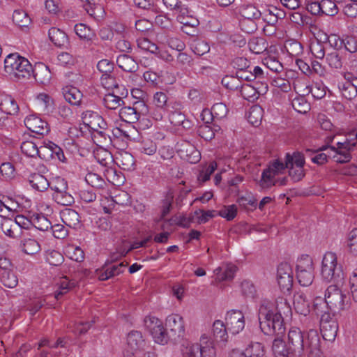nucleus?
Returning a JSON list of instances; mask_svg holds the SVG:
<instances>
[{
	"label": "nucleus",
	"instance_id": "1",
	"mask_svg": "<svg viewBox=\"0 0 357 357\" xmlns=\"http://www.w3.org/2000/svg\"><path fill=\"white\" fill-rule=\"evenodd\" d=\"M166 328L162 321L155 317H146L144 326L149 331L155 342L165 344L171 340L177 342L185 335V324L183 318L178 314H172L166 318Z\"/></svg>",
	"mask_w": 357,
	"mask_h": 357
},
{
	"label": "nucleus",
	"instance_id": "2",
	"mask_svg": "<svg viewBox=\"0 0 357 357\" xmlns=\"http://www.w3.org/2000/svg\"><path fill=\"white\" fill-rule=\"evenodd\" d=\"M258 319L260 329L264 335L284 336L286 327L278 301H276V305L270 301H264L259 306Z\"/></svg>",
	"mask_w": 357,
	"mask_h": 357
},
{
	"label": "nucleus",
	"instance_id": "3",
	"mask_svg": "<svg viewBox=\"0 0 357 357\" xmlns=\"http://www.w3.org/2000/svg\"><path fill=\"white\" fill-rule=\"evenodd\" d=\"M321 275L322 278L329 282H333L337 284H342L344 280L342 266L337 264V256L334 252H327L321 262Z\"/></svg>",
	"mask_w": 357,
	"mask_h": 357
},
{
	"label": "nucleus",
	"instance_id": "4",
	"mask_svg": "<svg viewBox=\"0 0 357 357\" xmlns=\"http://www.w3.org/2000/svg\"><path fill=\"white\" fill-rule=\"evenodd\" d=\"M293 153H287L284 157V162L276 159L269 163L267 168L264 169L261 174V177L259 181V186L263 189H269L275 185V183H272L273 178L282 173L285 169H287L293 161Z\"/></svg>",
	"mask_w": 357,
	"mask_h": 357
},
{
	"label": "nucleus",
	"instance_id": "5",
	"mask_svg": "<svg viewBox=\"0 0 357 357\" xmlns=\"http://www.w3.org/2000/svg\"><path fill=\"white\" fill-rule=\"evenodd\" d=\"M146 342L140 331H131L127 335L125 357H155L153 353L146 351Z\"/></svg>",
	"mask_w": 357,
	"mask_h": 357
},
{
	"label": "nucleus",
	"instance_id": "6",
	"mask_svg": "<svg viewBox=\"0 0 357 357\" xmlns=\"http://www.w3.org/2000/svg\"><path fill=\"white\" fill-rule=\"evenodd\" d=\"M17 69H15L13 75L17 79L29 78L33 74L36 80H39L41 83L48 82L51 78L50 71L47 66H43L40 72L38 73L33 69L30 62L24 57L20 58L17 63Z\"/></svg>",
	"mask_w": 357,
	"mask_h": 357
},
{
	"label": "nucleus",
	"instance_id": "7",
	"mask_svg": "<svg viewBox=\"0 0 357 357\" xmlns=\"http://www.w3.org/2000/svg\"><path fill=\"white\" fill-rule=\"evenodd\" d=\"M307 335L308 333L305 337L303 331L299 328L292 327L289 329L287 342L288 349L293 353V356L301 357L303 355L305 350L307 351Z\"/></svg>",
	"mask_w": 357,
	"mask_h": 357
},
{
	"label": "nucleus",
	"instance_id": "8",
	"mask_svg": "<svg viewBox=\"0 0 357 357\" xmlns=\"http://www.w3.org/2000/svg\"><path fill=\"white\" fill-rule=\"evenodd\" d=\"M313 260L309 255H302L296 264V277L299 284L307 287L314 279Z\"/></svg>",
	"mask_w": 357,
	"mask_h": 357
},
{
	"label": "nucleus",
	"instance_id": "9",
	"mask_svg": "<svg viewBox=\"0 0 357 357\" xmlns=\"http://www.w3.org/2000/svg\"><path fill=\"white\" fill-rule=\"evenodd\" d=\"M207 337L202 336V344H188L183 351L185 357H215L216 353L213 343Z\"/></svg>",
	"mask_w": 357,
	"mask_h": 357
},
{
	"label": "nucleus",
	"instance_id": "10",
	"mask_svg": "<svg viewBox=\"0 0 357 357\" xmlns=\"http://www.w3.org/2000/svg\"><path fill=\"white\" fill-rule=\"evenodd\" d=\"M337 285H331L326 290L327 306L333 313L344 310V300L347 298L346 294H343Z\"/></svg>",
	"mask_w": 357,
	"mask_h": 357
},
{
	"label": "nucleus",
	"instance_id": "11",
	"mask_svg": "<svg viewBox=\"0 0 357 357\" xmlns=\"http://www.w3.org/2000/svg\"><path fill=\"white\" fill-rule=\"evenodd\" d=\"M50 187L54 191L53 197L59 204L70 206L74 203V197L68 192V183L64 178H56L54 183L52 185H50Z\"/></svg>",
	"mask_w": 357,
	"mask_h": 357
},
{
	"label": "nucleus",
	"instance_id": "12",
	"mask_svg": "<svg viewBox=\"0 0 357 357\" xmlns=\"http://www.w3.org/2000/svg\"><path fill=\"white\" fill-rule=\"evenodd\" d=\"M320 331L324 340L333 342L338 331V324L330 313H325L320 319Z\"/></svg>",
	"mask_w": 357,
	"mask_h": 357
},
{
	"label": "nucleus",
	"instance_id": "13",
	"mask_svg": "<svg viewBox=\"0 0 357 357\" xmlns=\"http://www.w3.org/2000/svg\"><path fill=\"white\" fill-rule=\"evenodd\" d=\"M293 161L291 165L287 167L289 169V176L294 182L301 181L305 176L304 166L305 164V156L300 151L293 153Z\"/></svg>",
	"mask_w": 357,
	"mask_h": 357
},
{
	"label": "nucleus",
	"instance_id": "14",
	"mask_svg": "<svg viewBox=\"0 0 357 357\" xmlns=\"http://www.w3.org/2000/svg\"><path fill=\"white\" fill-rule=\"evenodd\" d=\"M225 323L228 331L234 335L239 333L245 327V321L243 312L231 310L227 312Z\"/></svg>",
	"mask_w": 357,
	"mask_h": 357
},
{
	"label": "nucleus",
	"instance_id": "15",
	"mask_svg": "<svg viewBox=\"0 0 357 357\" xmlns=\"http://www.w3.org/2000/svg\"><path fill=\"white\" fill-rule=\"evenodd\" d=\"M277 279L281 290L289 291L293 286V271L288 263H281L277 271Z\"/></svg>",
	"mask_w": 357,
	"mask_h": 357
},
{
	"label": "nucleus",
	"instance_id": "16",
	"mask_svg": "<svg viewBox=\"0 0 357 357\" xmlns=\"http://www.w3.org/2000/svg\"><path fill=\"white\" fill-rule=\"evenodd\" d=\"M24 124L31 132L39 135H47L50 130L48 123L35 114L26 116Z\"/></svg>",
	"mask_w": 357,
	"mask_h": 357
},
{
	"label": "nucleus",
	"instance_id": "17",
	"mask_svg": "<svg viewBox=\"0 0 357 357\" xmlns=\"http://www.w3.org/2000/svg\"><path fill=\"white\" fill-rule=\"evenodd\" d=\"M268 88L266 84L259 86L244 84L240 87V93L245 100L254 102L259 98L260 94L266 93L268 91Z\"/></svg>",
	"mask_w": 357,
	"mask_h": 357
},
{
	"label": "nucleus",
	"instance_id": "18",
	"mask_svg": "<svg viewBox=\"0 0 357 357\" xmlns=\"http://www.w3.org/2000/svg\"><path fill=\"white\" fill-rule=\"evenodd\" d=\"M321 341L317 330L310 329L307 340V352L308 357H324L321 351Z\"/></svg>",
	"mask_w": 357,
	"mask_h": 357
},
{
	"label": "nucleus",
	"instance_id": "19",
	"mask_svg": "<svg viewBox=\"0 0 357 357\" xmlns=\"http://www.w3.org/2000/svg\"><path fill=\"white\" fill-rule=\"evenodd\" d=\"M82 119L85 124L93 130H107V123L105 120L97 112L87 110L82 114Z\"/></svg>",
	"mask_w": 357,
	"mask_h": 357
},
{
	"label": "nucleus",
	"instance_id": "20",
	"mask_svg": "<svg viewBox=\"0 0 357 357\" xmlns=\"http://www.w3.org/2000/svg\"><path fill=\"white\" fill-rule=\"evenodd\" d=\"M128 94V90L123 86L122 91H112L106 94L103 98L104 105L109 109H115L121 105H124L125 102L123 100Z\"/></svg>",
	"mask_w": 357,
	"mask_h": 357
},
{
	"label": "nucleus",
	"instance_id": "21",
	"mask_svg": "<svg viewBox=\"0 0 357 357\" xmlns=\"http://www.w3.org/2000/svg\"><path fill=\"white\" fill-rule=\"evenodd\" d=\"M75 33L82 40L85 42V47H90L92 44L97 45L95 42L98 40L95 32L84 24H77L74 28Z\"/></svg>",
	"mask_w": 357,
	"mask_h": 357
},
{
	"label": "nucleus",
	"instance_id": "22",
	"mask_svg": "<svg viewBox=\"0 0 357 357\" xmlns=\"http://www.w3.org/2000/svg\"><path fill=\"white\" fill-rule=\"evenodd\" d=\"M62 94L66 101L73 106H79L82 103L83 94L77 87L67 85L62 89Z\"/></svg>",
	"mask_w": 357,
	"mask_h": 357
},
{
	"label": "nucleus",
	"instance_id": "23",
	"mask_svg": "<svg viewBox=\"0 0 357 357\" xmlns=\"http://www.w3.org/2000/svg\"><path fill=\"white\" fill-rule=\"evenodd\" d=\"M264 21L268 25L273 26L277 24L279 19H283L286 16L284 10L275 6H268L262 13Z\"/></svg>",
	"mask_w": 357,
	"mask_h": 357
},
{
	"label": "nucleus",
	"instance_id": "24",
	"mask_svg": "<svg viewBox=\"0 0 357 357\" xmlns=\"http://www.w3.org/2000/svg\"><path fill=\"white\" fill-rule=\"evenodd\" d=\"M310 301L303 292H297L294 295V309L298 314L307 315L310 312Z\"/></svg>",
	"mask_w": 357,
	"mask_h": 357
},
{
	"label": "nucleus",
	"instance_id": "25",
	"mask_svg": "<svg viewBox=\"0 0 357 357\" xmlns=\"http://www.w3.org/2000/svg\"><path fill=\"white\" fill-rule=\"evenodd\" d=\"M328 149H330L332 151H335V147L332 146L324 145L314 151L307 149L305 150V152L307 153H310V155L314 154V155L312 156L311 158V160L312 162H314L318 165H323L328 162V159L331 158V155L329 154L323 153L321 151H323L324 150H328Z\"/></svg>",
	"mask_w": 357,
	"mask_h": 357
},
{
	"label": "nucleus",
	"instance_id": "26",
	"mask_svg": "<svg viewBox=\"0 0 357 357\" xmlns=\"http://www.w3.org/2000/svg\"><path fill=\"white\" fill-rule=\"evenodd\" d=\"M13 22L22 31L27 32L32 20L28 13L23 10H15L13 14Z\"/></svg>",
	"mask_w": 357,
	"mask_h": 357
},
{
	"label": "nucleus",
	"instance_id": "27",
	"mask_svg": "<svg viewBox=\"0 0 357 357\" xmlns=\"http://www.w3.org/2000/svg\"><path fill=\"white\" fill-rule=\"evenodd\" d=\"M287 342H284L282 337L275 336L273 340L272 350L275 357H289L293 356L289 351Z\"/></svg>",
	"mask_w": 357,
	"mask_h": 357
},
{
	"label": "nucleus",
	"instance_id": "28",
	"mask_svg": "<svg viewBox=\"0 0 357 357\" xmlns=\"http://www.w3.org/2000/svg\"><path fill=\"white\" fill-rule=\"evenodd\" d=\"M61 218L70 227L75 228L80 225V215L73 208H66L61 211Z\"/></svg>",
	"mask_w": 357,
	"mask_h": 357
},
{
	"label": "nucleus",
	"instance_id": "29",
	"mask_svg": "<svg viewBox=\"0 0 357 357\" xmlns=\"http://www.w3.org/2000/svg\"><path fill=\"white\" fill-rule=\"evenodd\" d=\"M20 248L24 253L31 256L39 253L41 250L40 244L31 238H22L20 243Z\"/></svg>",
	"mask_w": 357,
	"mask_h": 357
},
{
	"label": "nucleus",
	"instance_id": "30",
	"mask_svg": "<svg viewBox=\"0 0 357 357\" xmlns=\"http://www.w3.org/2000/svg\"><path fill=\"white\" fill-rule=\"evenodd\" d=\"M48 36L50 40L57 47H66L68 44L67 34L58 28L52 27L49 30Z\"/></svg>",
	"mask_w": 357,
	"mask_h": 357
},
{
	"label": "nucleus",
	"instance_id": "31",
	"mask_svg": "<svg viewBox=\"0 0 357 357\" xmlns=\"http://www.w3.org/2000/svg\"><path fill=\"white\" fill-rule=\"evenodd\" d=\"M116 63L126 72L133 73L137 70L138 64L134 59L128 54H121L117 57Z\"/></svg>",
	"mask_w": 357,
	"mask_h": 357
},
{
	"label": "nucleus",
	"instance_id": "32",
	"mask_svg": "<svg viewBox=\"0 0 357 357\" xmlns=\"http://www.w3.org/2000/svg\"><path fill=\"white\" fill-rule=\"evenodd\" d=\"M213 337L214 340L217 342H227L228 339L226 323L221 320H215L213 324Z\"/></svg>",
	"mask_w": 357,
	"mask_h": 357
},
{
	"label": "nucleus",
	"instance_id": "33",
	"mask_svg": "<svg viewBox=\"0 0 357 357\" xmlns=\"http://www.w3.org/2000/svg\"><path fill=\"white\" fill-rule=\"evenodd\" d=\"M242 354L244 357H266V350L263 344L250 342Z\"/></svg>",
	"mask_w": 357,
	"mask_h": 357
},
{
	"label": "nucleus",
	"instance_id": "34",
	"mask_svg": "<svg viewBox=\"0 0 357 357\" xmlns=\"http://www.w3.org/2000/svg\"><path fill=\"white\" fill-rule=\"evenodd\" d=\"M116 164L119 167L126 171H130L134 169L135 165V160L133 155L129 152L124 151L119 154L116 158Z\"/></svg>",
	"mask_w": 357,
	"mask_h": 357
},
{
	"label": "nucleus",
	"instance_id": "35",
	"mask_svg": "<svg viewBox=\"0 0 357 357\" xmlns=\"http://www.w3.org/2000/svg\"><path fill=\"white\" fill-rule=\"evenodd\" d=\"M239 13L242 19L259 20L262 13L252 4L243 5L239 8Z\"/></svg>",
	"mask_w": 357,
	"mask_h": 357
},
{
	"label": "nucleus",
	"instance_id": "36",
	"mask_svg": "<svg viewBox=\"0 0 357 357\" xmlns=\"http://www.w3.org/2000/svg\"><path fill=\"white\" fill-rule=\"evenodd\" d=\"M0 109L7 114L15 115L19 112V105L11 96H8L1 100Z\"/></svg>",
	"mask_w": 357,
	"mask_h": 357
},
{
	"label": "nucleus",
	"instance_id": "37",
	"mask_svg": "<svg viewBox=\"0 0 357 357\" xmlns=\"http://www.w3.org/2000/svg\"><path fill=\"white\" fill-rule=\"evenodd\" d=\"M29 181L33 188L40 192H44L50 187L47 179L38 173L31 174Z\"/></svg>",
	"mask_w": 357,
	"mask_h": 357
},
{
	"label": "nucleus",
	"instance_id": "38",
	"mask_svg": "<svg viewBox=\"0 0 357 357\" xmlns=\"http://www.w3.org/2000/svg\"><path fill=\"white\" fill-rule=\"evenodd\" d=\"M119 117L123 121L129 123H136L140 119L132 106H123L119 110Z\"/></svg>",
	"mask_w": 357,
	"mask_h": 357
},
{
	"label": "nucleus",
	"instance_id": "39",
	"mask_svg": "<svg viewBox=\"0 0 357 357\" xmlns=\"http://www.w3.org/2000/svg\"><path fill=\"white\" fill-rule=\"evenodd\" d=\"M32 226L40 231H47L52 227L51 222L42 213H34L31 215Z\"/></svg>",
	"mask_w": 357,
	"mask_h": 357
},
{
	"label": "nucleus",
	"instance_id": "40",
	"mask_svg": "<svg viewBox=\"0 0 357 357\" xmlns=\"http://www.w3.org/2000/svg\"><path fill=\"white\" fill-rule=\"evenodd\" d=\"M79 196L82 202V208L88 209L90 213H95L97 210L95 208L88 206L87 204L93 202L96 199V193L91 190H82Z\"/></svg>",
	"mask_w": 357,
	"mask_h": 357
},
{
	"label": "nucleus",
	"instance_id": "41",
	"mask_svg": "<svg viewBox=\"0 0 357 357\" xmlns=\"http://www.w3.org/2000/svg\"><path fill=\"white\" fill-rule=\"evenodd\" d=\"M264 110L261 107L258 105L252 106L247 116L248 122L253 126L257 127L260 125Z\"/></svg>",
	"mask_w": 357,
	"mask_h": 357
},
{
	"label": "nucleus",
	"instance_id": "42",
	"mask_svg": "<svg viewBox=\"0 0 357 357\" xmlns=\"http://www.w3.org/2000/svg\"><path fill=\"white\" fill-rule=\"evenodd\" d=\"M153 102L158 109L169 110L172 102L169 100L167 95L162 91L156 92L153 96Z\"/></svg>",
	"mask_w": 357,
	"mask_h": 357
},
{
	"label": "nucleus",
	"instance_id": "43",
	"mask_svg": "<svg viewBox=\"0 0 357 357\" xmlns=\"http://www.w3.org/2000/svg\"><path fill=\"white\" fill-rule=\"evenodd\" d=\"M45 261L51 266H59L63 263L64 257L57 250H49L45 252Z\"/></svg>",
	"mask_w": 357,
	"mask_h": 357
},
{
	"label": "nucleus",
	"instance_id": "44",
	"mask_svg": "<svg viewBox=\"0 0 357 357\" xmlns=\"http://www.w3.org/2000/svg\"><path fill=\"white\" fill-rule=\"evenodd\" d=\"M86 182L93 188L103 189L106 185L105 180L98 174L89 172L85 176Z\"/></svg>",
	"mask_w": 357,
	"mask_h": 357
},
{
	"label": "nucleus",
	"instance_id": "45",
	"mask_svg": "<svg viewBox=\"0 0 357 357\" xmlns=\"http://www.w3.org/2000/svg\"><path fill=\"white\" fill-rule=\"evenodd\" d=\"M321 15L335 16L338 13L336 3L331 0L321 1Z\"/></svg>",
	"mask_w": 357,
	"mask_h": 357
},
{
	"label": "nucleus",
	"instance_id": "46",
	"mask_svg": "<svg viewBox=\"0 0 357 357\" xmlns=\"http://www.w3.org/2000/svg\"><path fill=\"white\" fill-rule=\"evenodd\" d=\"M20 58H22V56L17 53L10 54L6 56L4 60V68L7 73L12 75V73H14L15 69H17L16 66H18L17 63Z\"/></svg>",
	"mask_w": 357,
	"mask_h": 357
},
{
	"label": "nucleus",
	"instance_id": "47",
	"mask_svg": "<svg viewBox=\"0 0 357 357\" xmlns=\"http://www.w3.org/2000/svg\"><path fill=\"white\" fill-rule=\"evenodd\" d=\"M1 282L8 288H14L17 285L18 280L13 271H3L1 273Z\"/></svg>",
	"mask_w": 357,
	"mask_h": 357
},
{
	"label": "nucleus",
	"instance_id": "48",
	"mask_svg": "<svg viewBox=\"0 0 357 357\" xmlns=\"http://www.w3.org/2000/svg\"><path fill=\"white\" fill-rule=\"evenodd\" d=\"M337 87L342 96L349 100H351L357 96L356 89L350 84H342V82H338Z\"/></svg>",
	"mask_w": 357,
	"mask_h": 357
},
{
	"label": "nucleus",
	"instance_id": "49",
	"mask_svg": "<svg viewBox=\"0 0 357 357\" xmlns=\"http://www.w3.org/2000/svg\"><path fill=\"white\" fill-rule=\"evenodd\" d=\"M20 148L22 152L26 156L35 158L38 155L39 147L31 141H25L22 143Z\"/></svg>",
	"mask_w": 357,
	"mask_h": 357
},
{
	"label": "nucleus",
	"instance_id": "50",
	"mask_svg": "<svg viewBox=\"0 0 357 357\" xmlns=\"http://www.w3.org/2000/svg\"><path fill=\"white\" fill-rule=\"evenodd\" d=\"M250 49L256 54L262 53L267 48V43L263 38H253L249 43Z\"/></svg>",
	"mask_w": 357,
	"mask_h": 357
},
{
	"label": "nucleus",
	"instance_id": "51",
	"mask_svg": "<svg viewBox=\"0 0 357 357\" xmlns=\"http://www.w3.org/2000/svg\"><path fill=\"white\" fill-rule=\"evenodd\" d=\"M291 105L296 112L301 114L306 113L310 109V105L303 96L294 98Z\"/></svg>",
	"mask_w": 357,
	"mask_h": 357
},
{
	"label": "nucleus",
	"instance_id": "52",
	"mask_svg": "<svg viewBox=\"0 0 357 357\" xmlns=\"http://www.w3.org/2000/svg\"><path fill=\"white\" fill-rule=\"evenodd\" d=\"M241 29L246 33H253L257 30V24L255 20L242 19L239 20Z\"/></svg>",
	"mask_w": 357,
	"mask_h": 357
},
{
	"label": "nucleus",
	"instance_id": "53",
	"mask_svg": "<svg viewBox=\"0 0 357 357\" xmlns=\"http://www.w3.org/2000/svg\"><path fill=\"white\" fill-rule=\"evenodd\" d=\"M237 214V207L235 204L224 206L223 208L218 212V215L225 218L227 220H232Z\"/></svg>",
	"mask_w": 357,
	"mask_h": 357
},
{
	"label": "nucleus",
	"instance_id": "54",
	"mask_svg": "<svg viewBox=\"0 0 357 357\" xmlns=\"http://www.w3.org/2000/svg\"><path fill=\"white\" fill-rule=\"evenodd\" d=\"M96 159L98 163L104 167H108L114 160L112 153L107 150H102L98 152L96 155Z\"/></svg>",
	"mask_w": 357,
	"mask_h": 357
},
{
	"label": "nucleus",
	"instance_id": "55",
	"mask_svg": "<svg viewBox=\"0 0 357 357\" xmlns=\"http://www.w3.org/2000/svg\"><path fill=\"white\" fill-rule=\"evenodd\" d=\"M192 50L195 54L202 56L210 51V46L206 41L197 40L192 45Z\"/></svg>",
	"mask_w": 357,
	"mask_h": 357
},
{
	"label": "nucleus",
	"instance_id": "56",
	"mask_svg": "<svg viewBox=\"0 0 357 357\" xmlns=\"http://www.w3.org/2000/svg\"><path fill=\"white\" fill-rule=\"evenodd\" d=\"M114 65L113 62L109 61L107 59H102L97 64V68L102 73L101 77H105L113 73Z\"/></svg>",
	"mask_w": 357,
	"mask_h": 357
},
{
	"label": "nucleus",
	"instance_id": "57",
	"mask_svg": "<svg viewBox=\"0 0 357 357\" xmlns=\"http://www.w3.org/2000/svg\"><path fill=\"white\" fill-rule=\"evenodd\" d=\"M51 141H48V142H44V144L40 146L38 148V152L37 156H38L42 160L45 161H50L52 159V149L50 147Z\"/></svg>",
	"mask_w": 357,
	"mask_h": 357
},
{
	"label": "nucleus",
	"instance_id": "58",
	"mask_svg": "<svg viewBox=\"0 0 357 357\" xmlns=\"http://www.w3.org/2000/svg\"><path fill=\"white\" fill-rule=\"evenodd\" d=\"M211 112L215 119H221L226 116L228 109L225 104L222 102H218L213 105Z\"/></svg>",
	"mask_w": 357,
	"mask_h": 357
},
{
	"label": "nucleus",
	"instance_id": "59",
	"mask_svg": "<svg viewBox=\"0 0 357 357\" xmlns=\"http://www.w3.org/2000/svg\"><path fill=\"white\" fill-rule=\"evenodd\" d=\"M176 62L183 69H186L193 65V59L187 53L181 52L176 56Z\"/></svg>",
	"mask_w": 357,
	"mask_h": 357
},
{
	"label": "nucleus",
	"instance_id": "60",
	"mask_svg": "<svg viewBox=\"0 0 357 357\" xmlns=\"http://www.w3.org/2000/svg\"><path fill=\"white\" fill-rule=\"evenodd\" d=\"M310 52L312 55L319 59H322L324 58L326 52L324 45L319 41L312 43L310 47Z\"/></svg>",
	"mask_w": 357,
	"mask_h": 357
},
{
	"label": "nucleus",
	"instance_id": "61",
	"mask_svg": "<svg viewBox=\"0 0 357 357\" xmlns=\"http://www.w3.org/2000/svg\"><path fill=\"white\" fill-rule=\"evenodd\" d=\"M326 61L332 68L340 69L342 67L341 56L336 52L328 54Z\"/></svg>",
	"mask_w": 357,
	"mask_h": 357
},
{
	"label": "nucleus",
	"instance_id": "62",
	"mask_svg": "<svg viewBox=\"0 0 357 357\" xmlns=\"http://www.w3.org/2000/svg\"><path fill=\"white\" fill-rule=\"evenodd\" d=\"M0 172L5 179L13 178L15 176L14 165L10 162H3L0 166Z\"/></svg>",
	"mask_w": 357,
	"mask_h": 357
},
{
	"label": "nucleus",
	"instance_id": "63",
	"mask_svg": "<svg viewBox=\"0 0 357 357\" xmlns=\"http://www.w3.org/2000/svg\"><path fill=\"white\" fill-rule=\"evenodd\" d=\"M58 114L66 122H68L73 119V112L71 108L66 104L59 105L58 107Z\"/></svg>",
	"mask_w": 357,
	"mask_h": 357
},
{
	"label": "nucleus",
	"instance_id": "64",
	"mask_svg": "<svg viewBox=\"0 0 357 357\" xmlns=\"http://www.w3.org/2000/svg\"><path fill=\"white\" fill-rule=\"evenodd\" d=\"M347 245L350 252L357 255V228L354 229L349 234Z\"/></svg>",
	"mask_w": 357,
	"mask_h": 357
}]
</instances>
